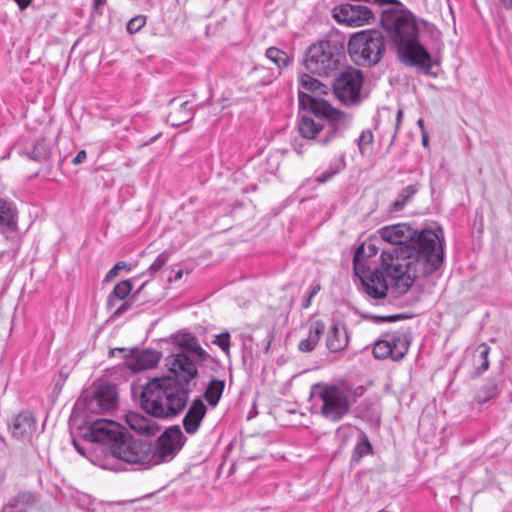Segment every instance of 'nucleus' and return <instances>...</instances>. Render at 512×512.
I'll return each instance as SVG.
<instances>
[{
    "label": "nucleus",
    "mask_w": 512,
    "mask_h": 512,
    "mask_svg": "<svg viewBox=\"0 0 512 512\" xmlns=\"http://www.w3.org/2000/svg\"><path fill=\"white\" fill-rule=\"evenodd\" d=\"M106 4V0H93V11L101 13V9Z\"/></svg>",
    "instance_id": "nucleus-47"
},
{
    "label": "nucleus",
    "mask_w": 512,
    "mask_h": 512,
    "mask_svg": "<svg viewBox=\"0 0 512 512\" xmlns=\"http://www.w3.org/2000/svg\"><path fill=\"white\" fill-rule=\"evenodd\" d=\"M50 154V146L44 138L38 139L31 151V158L36 161L44 160Z\"/></svg>",
    "instance_id": "nucleus-36"
},
{
    "label": "nucleus",
    "mask_w": 512,
    "mask_h": 512,
    "mask_svg": "<svg viewBox=\"0 0 512 512\" xmlns=\"http://www.w3.org/2000/svg\"><path fill=\"white\" fill-rule=\"evenodd\" d=\"M86 157H87L86 151L85 150H80L77 153V155L73 158L72 163L74 165L81 164V163H83L85 161Z\"/></svg>",
    "instance_id": "nucleus-46"
},
{
    "label": "nucleus",
    "mask_w": 512,
    "mask_h": 512,
    "mask_svg": "<svg viewBox=\"0 0 512 512\" xmlns=\"http://www.w3.org/2000/svg\"><path fill=\"white\" fill-rule=\"evenodd\" d=\"M428 135L422 131V144L424 147H428Z\"/></svg>",
    "instance_id": "nucleus-51"
},
{
    "label": "nucleus",
    "mask_w": 512,
    "mask_h": 512,
    "mask_svg": "<svg viewBox=\"0 0 512 512\" xmlns=\"http://www.w3.org/2000/svg\"><path fill=\"white\" fill-rule=\"evenodd\" d=\"M344 58L343 41H319L311 45L306 53V68L319 76H329Z\"/></svg>",
    "instance_id": "nucleus-5"
},
{
    "label": "nucleus",
    "mask_w": 512,
    "mask_h": 512,
    "mask_svg": "<svg viewBox=\"0 0 512 512\" xmlns=\"http://www.w3.org/2000/svg\"><path fill=\"white\" fill-rule=\"evenodd\" d=\"M118 404V391L114 384L102 382L91 395L84 398V410L88 414H105L113 411Z\"/></svg>",
    "instance_id": "nucleus-13"
},
{
    "label": "nucleus",
    "mask_w": 512,
    "mask_h": 512,
    "mask_svg": "<svg viewBox=\"0 0 512 512\" xmlns=\"http://www.w3.org/2000/svg\"><path fill=\"white\" fill-rule=\"evenodd\" d=\"M374 136L371 130H363L356 140L359 152L362 156H366L371 153Z\"/></svg>",
    "instance_id": "nucleus-32"
},
{
    "label": "nucleus",
    "mask_w": 512,
    "mask_h": 512,
    "mask_svg": "<svg viewBox=\"0 0 512 512\" xmlns=\"http://www.w3.org/2000/svg\"><path fill=\"white\" fill-rule=\"evenodd\" d=\"M505 8H512V0H499Z\"/></svg>",
    "instance_id": "nucleus-50"
},
{
    "label": "nucleus",
    "mask_w": 512,
    "mask_h": 512,
    "mask_svg": "<svg viewBox=\"0 0 512 512\" xmlns=\"http://www.w3.org/2000/svg\"><path fill=\"white\" fill-rule=\"evenodd\" d=\"M360 32H362V33H372V32H377V31L374 30V29H365V30H361Z\"/></svg>",
    "instance_id": "nucleus-57"
},
{
    "label": "nucleus",
    "mask_w": 512,
    "mask_h": 512,
    "mask_svg": "<svg viewBox=\"0 0 512 512\" xmlns=\"http://www.w3.org/2000/svg\"><path fill=\"white\" fill-rule=\"evenodd\" d=\"M394 247L382 251V268L398 295L405 294L418 277L431 275L444 259L442 230L423 229L420 232L409 224L398 223L381 227L376 232Z\"/></svg>",
    "instance_id": "nucleus-1"
},
{
    "label": "nucleus",
    "mask_w": 512,
    "mask_h": 512,
    "mask_svg": "<svg viewBox=\"0 0 512 512\" xmlns=\"http://www.w3.org/2000/svg\"><path fill=\"white\" fill-rule=\"evenodd\" d=\"M212 343L217 345L227 356L230 355V335L228 332L216 335Z\"/></svg>",
    "instance_id": "nucleus-37"
},
{
    "label": "nucleus",
    "mask_w": 512,
    "mask_h": 512,
    "mask_svg": "<svg viewBox=\"0 0 512 512\" xmlns=\"http://www.w3.org/2000/svg\"><path fill=\"white\" fill-rule=\"evenodd\" d=\"M498 385L495 380H488L475 394V400L480 403H486L498 394Z\"/></svg>",
    "instance_id": "nucleus-31"
},
{
    "label": "nucleus",
    "mask_w": 512,
    "mask_h": 512,
    "mask_svg": "<svg viewBox=\"0 0 512 512\" xmlns=\"http://www.w3.org/2000/svg\"><path fill=\"white\" fill-rule=\"evenodd\" d=\"M122 269L129 270L128 264L124 261L116 263L106 274L105 281H110L115 278Z\"/></svg>",
    "instance_id": "nucleus-41"
},
{
    "label": "nucleus",
    "mask_w": 512,
    "mask_h": 512,
    "mask_svg": "<svg viewBox=\"0 0 512 512\" xmlns=\"http://www.w3.org/2000/svg\"><path fill=\"white\" fill-rule=\"evenodd\" d=\"M161 353L156 350H142L134 353L128 361L129 368L134 372L151 369L159 363Z\"/></svg>",
    "instance_id": "nucleus-22"
},
{
    "label": "nucleus",
    "mask_w": 512,
    "mask_h": 512,
    "mask_svg": "<svg viewBox=\"0 0 512 512\" xmlns=\"http://www.w3.org/2000/svg\"><path fill=\"white\" fill-rule=\"evenodd\" d=\"M19 6L21 11L25 10L32 2V0H13Z\"/></svg>",
    "instance_id": "nucleus-48"
},
{
    "label": "nucleus",
    "mask_w": 512,
    "mask_h": 512,
    "mask_svg": "<svg viewBox=\"0 0 512 512\" xmlns=\"http://www.w3.org/2000/svg\"><path fill=\"white\" fill-rule=\"evenodd\" d=\"M175 343L180 348L175 353H187L189 356L196 357L197 361H207L209 354L204 350L198 339L189 333L179 334L175 336Z\"/></svg>",
    "instance_id": "nucleus-21"
},
{
    "label": "nucleus",
    "mask_w": 512,
    "mask_h": 512,
    "mask_svg": "<svg viewBox=\"0 0 512 512\" xmlns=\"http://www.w3.org/2000/svg\"><path fill=\"white\" fill-rule=\"evenodd\" d=\"M418 125L420 126V128L423 130V126H424V121L423 119H419L418 120Z\"/></svg>",
    "instance_id": "nucleus-58"
},
{
    "label": "nucleus",
    "mask_w": 512,
    "mask_h": 512,
    "mask_svg": "<svg viewBox=\"0 0 512 512\" xmlns=\"http://www.w3.org/2000/svg\"><path fill=\"white\" fill-rule=\"evenodd\" d=\"M375 3L379 6L391 5V7H398L403 4L400 0H375Z\"/></svg>",
    "instance_id": "nucleus-45"
},
{
    "label": "nucleus",
    "mask_w": 512,
    "mask_h": 512,
    "mask_svg": "<svg viewBox=\"0 0 512 512\" xmlns=\"http://www.w3.org/2000/svg\"><path fill=\"white\" fill-rule=\"evenodd\" d=\"M300 82L303 88L311 92H315L321 87V83L317 79L307 74L302 75Z\"/></svg>",
    "instance_id": "nucleus-39"
},
{
    "label": "nucleus",
    "mask_w": 512,
    "mask_h": 512,
    "mask_svg": "<svg viewBox=\"0 0 512 512\" xmlns=\"http://www.w3.org/2000/svg\"><path fill=\"white\" fill-rule=\"evenodd\" d=\"M321 287L319 284H316L312 287L311 292L309 294L310 298H313L320 291Z\"/></svg>",
    "instance_id": "nucleus-49"
},
{
    "label": "nucleus",
    "mask_w": 512,
    "mask_h": 512,
    "mask_svg": "<svg viewBox=\"0 0 512 512\" xmlns=\"http://www.w3.org/2000/svg\"><path fill=\"white\" fill-rule=\"evenodd\" d=\"M490 347L486 343H481L477 346L476 352L478 354L480 364L476 368V375H481L489 368L488 355L490 353Z\"/></svg>",
    "instance_id": "nucleus-34"
},
{
    "label": "nucleus",
    "mask_w": 512,
    "mask_h": 512,
    "mask_svg": "<svg viewBox=\"0 0 512 512\" xmlns=\"http://www.w3.org/2000/svg\"><path fill=\"white\" fill-rule=\"evenodd\" d=\"M333 18L339 24L353 28L370 25L375 21V15L369 7L350 3L335 7Z\"/></svg>",
    "instance_id": "nucleus-16"
},
{
    "label": "nucleus",
    "mask_w": 512,
    "mask_h": 512,
    "mask_svg": "<svg viewBox=\"0 0 512 512\" xmlns=\"http://www.w3.org/2000/svg\"><path fill=\"white\" fill-rule=\"evenodd\" d=\"M372 447L371 444L367 439H364L362 442H359L356 446V452L362 456L371 451Z\"/></svg>",
    "instance_id": "nucleus-43"
},
{
    "label": "nucleus",
    "mask_w": 512,
    "mask_h": 512,
    "mask_svg": "<svg viewBox=\"0 0 512 512\" xmlns=\"http://www.w3.org/2000/svg\"><path fill=\"white\" fill-rule=\"evenodd\" d=\"M191 390L171 377L154 378L143 386L140 405L150 416L171 419L186 407Z\"/></svg>",
    "instance_id": "nucleus-3"
},
{
    "label": "nucleus",
    "mask_w": 512,
    "mask_h": 512,
    "mask_svg": "<svg viewBox=\"0 0 512 512\" xmlns=\"http://www.w3.org/2000/svg\"><path fill=\"white\" fill-rule=\"evenodd\" d=\"M374 240L372 238H369L367 241L363 242L364 245H367L366 251H367V257H373L378 253V248L376 247Z\"/></svg>",
    "instance_id": "nucleus-44"
},
{
    "label": "nucleus",
    "mask_w": 512,
    "mask_h": 512,
    "mask_svg": "<svg viewBox=\"0 0 512 512\" xmlns=\"http://www.w3.org/2000/svg\"><path fill=\"white\" fill-rule=\"evenodd\" d=\"M170 104L173 109L168 115V121L172 126H180L194 117V110L189 101L178 102V100L172 99Z\"/></svg>",
    "instance_id": "nucleus-24"
},
{
    "label": "nucleus",
    "mask_w": 512,
    "mask_h": 512,
    "mask_svg": "<svg viewBox=\"0 0 512 512\" xmlns=\"http://www.w3.org/2000/svg\"><path fill=\"white\" fill-rule=\"evenodd\" d=\"M206 411V406L200 398H197L192 402L183 419V426L188 434H194L199 429Z\"/></svg>",
    "instance_id": "nucleus-23"
},
{
    "label": "nucleus",
    "mask_w": 512,
    "mask_h": 512,
    "mask_svg": "<svg viewBox=\"0 0 512 512\" xmlns=\"http://www.w3.org/2000/svg\"><path fill=\"white\" fill-rule=\"evenodd\" d=\"M0 229L15 231L17 229V211L12 203L0 198Z\"/></svg>",
    "instance_id": "nucleus-26"
},
{
    "label": "nucleus",
    "mask_w": 512,
    "mask_h": 512,
    "mask_svg": "<svg viewBox=\"0 0 512 512\" xmlns=\"http://www.w3.org/2000/svg\"><path fill=\"white\" fill-rule=\"evenodd\" d=\"M367 245L363 243L359 245L354 253L353 257V269L354 274L359 277L362 282L364 291L374 299H382L386 297L389 287L391 288V282L386 272L382 268V264L379 268L373 271L366 270L365 262L367 257L366 251Z\"/></svg>",
    "instance_id": "nucleus-6"
},
{
    "label": "nucleus",
    "mask_w": 512,
    "mask_h": 512,
    "mask_svg": "<svg viewBox=\"0 0 512 512\" xmlns=\"http://www.w3.org/2000/svg\"><path fill=\"white\" fill-rule=\"evenodd\" d=\"M363 85L362 72L355 68H347L340 72L333 82L335 96L345 105H355L361 101Z\"/></svg>",
    "instance_id": "nucleus-12"
},
{
    "label": "nucleus",
    "mask_w": 512,
    "mask_h": 512,
    "mask_svg": "<svg viewBox=\"0 0 512 512\" xmlns=\"http://www.w3.org/2000/svg\"><path fill=\"white\" fill-rule=\"evenodd\" d=\"M391 49L406 67L416 68L428 75L438 62L418 39V34H388Z\"/></svg>",
    "instance_id": "nucleus-4"
},
{
    "label": "nucleus",
    "mask_w": 512,
    "mask_h": 512,
    "mask_svg": "<svg viewBox=\"0 0 512 512\" xmlns=\"http://www.w3.org/2000/svg\"><path fill=\"white\" fill-rule=\"evenodd\" d=\"M266 56L269 60L275 63L278 68L285 67L290 62V58L288 57V55L284 51L276 47L268 48L266 50Z\"/></svg>",
    "instance_id": "nucleus-33"
},
{
    "label": "nucleus",
    "mask_w": 512,
    "mask_h": 512,
    "mask_svg": "<svg viewBox=\"0 0 512 512\" xmlns=\"http://www.w3.org/2000/svg\"><path fill=\"white\" fill-rule=\"evenodd\" d=\"M325 331L324 322L317 320L309 325L308 335L298 343V349L301 352H311L318 344L322 334Z\"/></svg>",
    "instance_id": "nucleus-25"
},
{
    "label": "nucleus",
    "mask_w": 512,
    "mask_h": 512,
    "mask_svg": "<svg viewBox=\"0 0 512 512\" xmlns=\"http://www.w3.org/2000/svg\"><path fill=\"white\" fill-rule=\"evenodd\" d=\"M327 348L331 352H338L348 345V335L344 328L340 329L336 324L332 325L327 333Z\"/></svg>",
    "instance_id": "nucleus-27"
},
{
    "label": "nucleus",
    "mask_w": 512,
    "mask_h": 512,
    "mask_svg": "<svg viewBox=\"0 0 512 512\" xmlns=\"http://www.w3.org/2000/svg\"><path fill=\"white\" fill-rule=\"evenodd\" d=\"M130 306L131 305L128 302L123 300L117 303V305L114 307V310L112 309L110 311L112 312V316L118 317L125 313L130 308Z\"/></svg>",
    "instance_id": "nucleus-42"
},
{
    "label": "nucleus",
    "mask_w": 512,
    "mask_h": 512,
    "mask_svg": "<svg viewBox=\"0 0 512 512\" xmlns=\"http://www.w3.org/2000/svg\"><path fill=\"white\" fill-rule=\"evenodd\" d=\"M298 99L303 110L310 111L318 118L315 121L310 116L301 117L298 129L304 138L314 139L320 145L326 146L341 137L348 128L351 117L334 109L328 101L302 91H299Z\"/></svg>",
    "instance_id": "nucleus-2"
},
{
    "label": "nucleus",
    "mask_w": 512,
    "mask_h": 512,
    "mask_svg": "<svg viewBox=\"0 0 512 512\" xmlns=\"http://www.w3.org/2000/svg\"><path fill=\"white\" fill-rule=\"evenodd\" d=\"M384 32H431V24L417 18L404 4L385 8L379 19Z\"/></svg>",
    "instance_id": "nucleus-8"
},
{
    "label": "nucleus",
    "mask_w": 512,
    "mask_h": 512,
    "mask_svg": "<svg viewBox=\"0 0 512 512\" xmlns=\"http://www.w3.org/2000/svg\"><path fill=\"white\" fill-rule=\"evenodd\" d=\"M402 115H403V112L402 110H398L397 112V118H396V121H397V126L399 125L400 121H401V118H402Z\"/></svg>",
    "instance_id": "nucleus-54"
},
{
    "label": "nucleus",
    "mask_w": 512,
    "mask_h": 512,
    "mask_svg": "<svg viewBox=\"0 0 512 512\" xmlns=\"http://www.w3.org/2000/svg\"><path fill=\"white\" fill-rule=\"evenodd\" d=\"M272 339H273V336H272V335H269V336H268L267 344H266L265 349H264V350H265V352H268V351H269V349H270V345H271V342H272Z\"/></svg>",
    "instance_id": "nucleus-52"
},
{
    "label": "nucleus",
    "mask_w": 512,
    "mask_h": 512,
    "mask_svg": "<svg viewBox=\"0 0 512 512\" xmlns=\"http://www.w3.org/2000/svg\"><path fill=\"white\" fill-rule=\"evenodd\" d=\"M184 442L185 437L178 426L166 429L155 443H151L149 466L171 461L181 450Z\"/></svg>",
    "instance_id": "nucleus-10"
},
{
    "label": "nucleus",
    "mask_w": 512,
    "mask_h": 512,
    "mask_svg": "<svg viewBox=\"0 0 512 512\" xmlns=\"http://www.w3.org/2000/svg\"><path fill=\"white\" fill-rule=\"evenodd\" d=\"M132 290V284L129 280H123L117 283L113 291L109 294L107 299V308L114 309L118 302L125 300Z\"/></svg>",
    "instance_id": "nucleus-28"
},
{
    "label": "nucleus",
    "mask_w": 512,
    "mask_h": 512,
    "mask_svg": "<svg viewBox=\"0 0 512 512\" xmlns=\"http://www.w3.org/2000/svg\"><path fill=\"white\" fill-rule=\"evenodd\" d=\"M37 422L31 412L22 411L13 416L9 423L12 436L16 439L29 440L36 431Z\"/></svg>",
    "instance_id": "nucleus-18"
},
{
    "label": "nucleus",
    "mask_w": 512,
    "mask_h": 512,
    "mask_svg": "<svg viewBox=\"0 0 512 512\" xmlns=\"http://www.w3.org/2000/svg\"><path fill=\"white\" fill-rule=\"evenodd\" d=\"M146 24V16L137 15L127 23V32H139Z\"/></svg>",
    "instance_id": "nucleus-38"
},
{
    "label": "nucleus",
    "mask_w": 512,
    "mask_h": 512,
    "mask_svg": "<svg viewBox=\"0 0 512 512\" xmlns=\"http://www.w3.org/2000/svg\"><path fill=\"white\" fill-rule=\"evenodd\" d=\"M125 422L131 430L140 435L154 436L159 431V426L153 419L138 412H127Z\"/></svg>",
    "instance_id": "nucleus-19"
},
{
    "label": "nucleus",
    "mask_w": 512,
    "mask_h": 512,
    "mask_svg": "<svg viewBox=\"0 0 512 512\" xmlns=\"http://www.w3.org/2000/svg\"><path fill=\"white\" fill-rule=\"evenodd\" d=\"M417 192V185L411 184L406 186L404 189L401 190L395 201L391 204V210L393 212L401 211Z\"/></svg>",
    "instance_id": "nucleus-30"
},
{
    "label": "nucleus",
    "mask_w": 512,
    "mask_h": 512,
    "mask_svg": "<svg viewBox=\"0 0 512 512\" xmlns=\"http://www.w3.org/2000/svg\"><path fill=\"white\" fill-rule=\"evenodd\" d=\"M409 346L410 340L405 333L388 332L375 342L373 355L377 359L390 357L394 361H399L407 354Z\"/></svg>",
    "instance_id": "nucleus-14"
},
{
    "label": "nucleus",
    "mask_w": 512,
    "mask_h": 512,
    "mask_svg": "<svg viewBox=\"0 0 512 512\" xmlns=\"http://www.w3.org/2000/svg\"><path fill=\"white\" fill-rule=\"evenodd\" d=\"M225 382L223 380H211L206 390L204 391V398L210 406H216L223 394Z\"/></svg>",
    "instance_id": "nucleus-29"
},
{
    "label": "nucleus",
    "mask_w": 512,
    "mask_h": 512,
    "mask_svg": "<svg viewBox=\"0 0 512 512\" xmlns=\"http://www.w3.org/2000/svg\"><path fill=\"white\" fill-rule=\"evenodd\" d=\"M169 259V255L166 252H163L157 256L154 262L149 266V271L153 274L159 271Z\"/></svg>",
    "instance_id": "nucleus-40"
},
{
    "label": "nucleus",
    "mask_w": 512,
    "mask_h": 512,
    "mask_svg": "<svg viewBox=\"0 0 512 512\" xmlns=\"http://www.w3.org/2000/svg\"><path fill=\"white\" fill-rule=\"evenodd\" d=\"M183 271L178 270L175 274V280H180L182 278Z\"/></svg>",
    "instance_id": "nucleus-56"
},
{
    "label": "nucleus",
    "mask_w": 512,
    "mask_h": 512,
    "mask_svg": "<svg viewBox=\"0 0 512 512\" xmlns=\"http://www.w3.org/2000/svg\"><path fill=\"white\" fill-rule=\"evenodd\" d=\"M124 433V427L117 422L97 419L92 421L90 425L89 437L93 442L108 445L110 452H112V444H116V442L121 440Z\"/></svg>",
    "instance_id": "nucleus-17"
},
{
    "label": "nucleus",
    "mask_w": 512,
    "mask_h": 512,
    "mask_svg": "<svg viewBox=\"0 0 512 512\" xmlns=\"http://www.w3.org/2000/svg\"><path fill=\"white\" fill-rule=\"evenodd\" d=\"M40 500V495L34 491H19L11 497L2 512H27L35 507Z\"/></svg>",
    "instance_id": "nucleus-20"
},
{
    "label": "nucleus",
    "mask_w": 512,
    "mask_h": 512,
    "mask_svg": "<svg viewBox=\"0 0 512 512\" xmlns=\"http://www.w3.org/2000/svg\"><path fill=\"white\" fill-rule=\"evenodd\" d=\"M205 362L197 361L196 357L189 356L187 353H172L165 359V365L173 375L170 377L179 381L180 384H186L187 389H191V381L198 376V366Z\"/></svg>",
    "instance_id": "nucleus-15"
},
{
    "label": "nucleus",
    "mask_w": 512,
    "mask_h": 512,
    "mask_svg": "<svg viewBox=\"0 0 512 512\" xmlns=\"http://www.w3.org/2000/svg\"><path fill=\"white\" fill-rule=\"evenodd\" d=\"M311 300H312V298H310L308 296L307 300H305V302L303 303V307L304 308H308L310 306V304H311Z\"/></svg>",
    "instance_id": "nucleus-55"
},
{
    "label": "nucleus",
    "mask_w": 512,
    "mask_h": 512,
    "mask_svg": "<svg viewBox=\"0 0 512 512\" xmlns=\"http://www.w3.org/2000/svg\"><path fill=\"white\" fill-rule=\"evenodd\" d=\"M73 444H74V447L76 448V450H77L80 454L84 455V450H83V448H82V447H80V446L78 445V443H77L75 440H73Z\"/></svg>",
    "instance_id": "nucleus-53"
},
{
    "label": "nucleus",
    "mask_w": 512,
    "mask_h": 512,
    "mask_svg": "<svg viewBox=\"0 0 512 512\" xmlns=\"http://www.w3.org/2000/svg\"><path fill=\"white\" fill-rule=\"evenodd\" d=\"M151 443L124 433L121 440L112 444V455L130 464L149 466Z\"/></svg>",
    "instance_id": "nucleus-11"
},
{
    "label": "nucleus",
    "mask_w": 512,
    "mask_h": 512,
    "mask_svg": "<svg viewBox=\"0 0 512 512\" xmlns=\"http://www.w3.org/2000/svg\"><path fill=\"white\" fill-rule=\"evenodd\" d=\"M345 168V158L342 156L335 164L329 166V168L317 176L316 181L318 183H326L329 181L334 175L339 173Z\"/></svg>",
    "instance_id": "nucleus-35"
},
{
    "label": "nucleus",
    "mask_w": 512,
    "mask_h": 512,
    "mask_svg": "<svg viewBox=\"0 0 512 512\" xmlns=\"http://www.w3.org/2000/svg\"><path fill=\"white\" fill-rule=\"evenodd\" d=\"M311 396L321 401L320 413L330 421H340L350 411L348 392L337 385L317 383Z\"/></svg>",
    "instance_id": "nucleus-7"
},
{
    "label": "nucleus",
    "mask_w": 512,
    "mask_h": 512,
    "mask_svg": "<svg viewBox=\"0 0 512 512\" xmlns=\"http://www.w3.org/2000/svg\"><path fill=\"white\" fill-rule=\"evenodd\" d=\"M370 35L352 34L348 42V53L357 65L369 67L377 64L382 57V34L375 38Z\"/></svg>",
    "instance_id": "nucleus-9"
}]
</instances>
